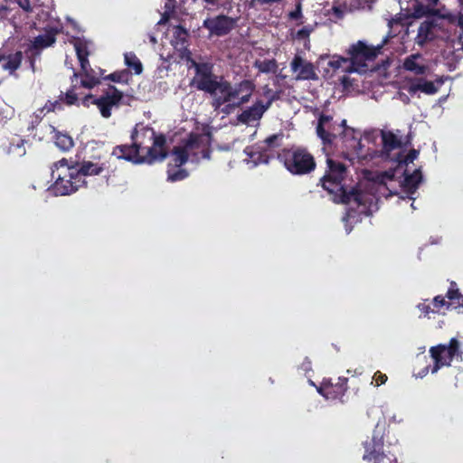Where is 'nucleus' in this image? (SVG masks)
<instances>
[{
  "label": "nucleus",
  "mask_w": 463,
  "mask_h": 463,
  "mask_svg": "<svg viewBox=\"0 0 463 463\" xmlns=\"http://www.w3.org/2000/svg\"><path fill=\"white\" fill-rule=\"evenodd\" d=\"M347 175V167L342 162L326 157V170L319 179V184L332 195L335 203L347 204L351 202L360 205L363 203L364 194L356 187L347 189L344 182Z\"/></svg>",
  "instance_id": "nucleus-1"
},
{
  "label": "nucleus",
  "mask_w": 463,
  "mask_h": 463,
  "mask_svg": "<svg viewBox=\"0 0 463 463\" xmlns=\"http://www.w3.org/2000/svg\"><path fill=\"white\" fill-rule=\"evenodd\" d=\"M316 132L325 146L332 145L340 137L345 148L352 152L354 156H358L362 150L361 138L356 136L354 128L346 125L345 119L337 123L334 121L332 116L322 113L318 118Z\"/></svg>",
  "instance_id": "nucleus-2"
},
{
  "label": "nucleus",
  "mask_w": 463,
  "mask_h": 463,
  "mask_svg": "<svg viewBox=\"0 0 463 463\" xmlns=\"http://www.w3.org/2000/svg\"><path fill=\"white\" fill-rule=\"evenodd\" d=\"M130 138L134 144H140V152L147 148L146 156L148 164L156 160L163 161L167 157L165 136L162 133L156 134L153 128L137 124L131 132Z\"/></svg>",
  "instance_id": "nucleus-3"
},
{
  "label": "nucleus",
  "mask_w": 463,
  "mask_h": 463,
  "mask_svg": "<svg viewBox=\"0 0 463 463\" xmlns=\"http://www.w3.org/2000/svg\"><path fill=\"white\" fill-rule=\"evenodd\" d=\"M52 179L53 184L51 186L55 195H70L77 192L81 187L87 186L86 179H82L79 175H76V168L70 165L66 158L52 164Z\"/></svg>",
  "instance_id": "nucleus-4"
},
{
  "label": "nucleus",
  "mask_w": 463,
  "mask_h": 463,
  "mask_svg": "<svg viewBox=\"0 0 463 463\" xmlns=\"http://www.w3.org/2000/svg\"><path fill=\"white\" fill-rule=\"evenodd\" d=\"M277 158L294 175H308L317 167L314 156L303 146L283 148L278 153Z\"/></svg>",
  "instance_id": "nucleus-5"
},
{
  "label": "nucleus",
  "mask_w": 463,
  "mask_h": 463,
  "mask_svg": "<svg viewBox=\"0 0 463 463\" xmlns=\"http://www.w3.org/2000/svg\"><path fill=\"white\" fill-rule=\"evenodd\" d=\"M434 364L430 369L431 373H436L444 366H450L451 362L456 359L462 360L463 351L460 349V342L453 337L449 344H439L431 346L429 350Z\"/></svg>",
  "instance_id": "nucleus-6"
},
{
  "label": "nucleus",
  "mask_w": 463,
  "mask_h": 463,
  "mask_svg": "<svg viewBox=\"0 0 463 463\" xmlns=\"http://www.w3.org/2000/svg\"><path fill=\"white\" fill-rule=\"evenodd\" d=\"M384 43L373 46L368 45L365 42L360 40L351 44L347 50V55L354 71H366L367 62L373 61L378 57Z\"/></svg>",
  "instance_id": "nucleus-7"
},
{
  "label": "nucleus",
  "mask_w": 463,
  "mask_h": 463,
  "mask_svg": "<svg viewBox=\"0 0 463 463\" xmlns=\"http://www.w3.org/2000/svg\"><path fill=\"white\" fill-rule=\"evenodd\" d=\"M193 68L195 71V75L191 85L198 90L215 95L217 90H220L222 80H218L219 77L213 73V64L193 61Z\"/></svg>",
  "instance_id": "nucleus-8"
},
{
  "label": "nucleus",
  "mask_w": 463,
  "mask_h": 463,
  "mask_svg": "<svg viewBox=\"0 0 463 463\" xmlns=\"http://www.w3.org/2000/svg\"><path fill=\"white\" fill-rule=\"evenodd\" d=\"M363 459L367 463H398L394 454L383 451V440L373 435L370 441L364 443Z\"/></svg>",
  "instance_id": "nucleus-9"
},
{
  "label": "nucleus",
  "mask_w": 463,
  "mask_h": 463,
  "mask_svg": "<svg viewBox=\"0 0 463 463\" xmlns=\"http://www.w3.org/2000/svg\"><path fill=\"white\" fill-rule=\"evenodd\" d=\"M123 97L122 91L109 84L103 94L97 99H93L91 103L98 107L103 118H109L111 117L112 109L120 106Z\"/></svg>",
  "instance_id": "nucleus-10"
},
{
  "label": "nucleus",
  "mask_w": 463,
  "mask_h": 463,
  "mask_svg": "<svg viewBox=\"0 0 463 463\" xmlns=\"http://www.w3.org/2000/svg\"><path fill=\"white\" fill-rule=\"evenodd\" d=\"M238 18L218 14L203 20V27L208 30L209 36L222 37L229 34L237 25Z\"/></svg>",
  "instance_id": "nucleus-11"
},
{
  "label": "nucleus",
  "mask_w": 463,
  "mask_h": 463,
  "mask_svg": "<svg viewBox=\"0 0 463 463\" xmlns=\"http://www.w3.org/2000/svg\"><path fill=\"white\" fill-rule=\"evenodd\" d=\"M444 37L443 24L438 19L428 17L420 24L416 36V43L423 46L429 42H432L438 38Z\"/></svg>",
  "instance_id": "nucleus-12"
},
{
  "label": "nucleus",
  "mask_w": 463,
  "mask_h": 463,
  "mask_svg": "<svg viewBox=\"0 0 463 463\" xmlns=\"http://www.w3.org/2000/svg\"><path fill=\"white\" fill-rule=\"evenodd\" d=\"M203 137L197 133H191L186 139L183 141L182 146H174L172 150L175 167H181L187 163L189 153L195 148H199Z\"/></svg>",
  "instance_id": "nucleus-13"
},
{
  "label": "nucleus",
  "mask_w": 463,
  "mask_h": 463,
  "mask_svg": "<svg viewBox=\"0 0 463 463\" xmlns=\"http://www.w3.org/2000/svg\"><path fill=\"white\" fill-rule=\"evenodd\" d=\"M347 382L345 377H339L336 383H333L331 378H324L317 392L326 399H340L347 390Z\"/></svg>",
  "instance_id": "nucleus-14"
},
{
  "label": "nucleus",
  "mask_w": 463,
  "mask_h": 463,
  "mask_svg": "<svg viewBox=\"0 0 463 463\" xmlns=\"http://www.w3.org/2000/svg\"><path fill=\"white\" fill-rule=\"evenodd\" d=\"M112 156L118 159L126 160L133 164L147 163V157L140 155V144H134L133 142L124 145L116 146L111 153Z\"/></svg>",
  "instance_id": "nucleus-15"
},
{
  "label": "nucleus",
  "mask_w": 463,
  "mask_h": 463,
  "mask_svg": "<svg viewBox=\"0 0 463 463\" xmlns=\"http://www.w3.org/2000/svg\"><path fill=\"white\" fill-rule=\"evenodd\" d=\"M290 67L293 72H298L295 78L297 80H316L318 78L314 64L300 55L294 56Z\"/></svg>",
  "instance_id": "nucleus-16"
},
{
  "label": "nucleus",
  "mask_w": 463,
  "mask_h": 463,
  "mask_svg": "<svg viewBox=\"0 0 463 463\" xmlns=\"http://www.w3.org/2000/svg\"><path fill=\"white\" fill-rule=\"evenodd\" d=\"M74 166L77 171L75 174L79 175L80 177H81V180L86 179V176L99 175L109 167L107 161L101 162L99 160L97 162L83 160L77 163Z\"/></svg>",
  "instance_id": "nucleus-17"
},
{
  "label": "nucleus",
  "mask_w": 463,
  "mask_h": 463,
  "mask_svg": "<svg viewBox=\"0 0 463 463\" xmlns=\"http://www.w3.org/2000/svg\"><path fill=\"white\" fill-rule=\"evenodd\" d=\"M254 83L250 80H243L234 86L228 80H222L220 92H228L232 100L239 98L242 93L248 92L249 90L254 87Z\"/></svg>",
  "instance_id": "nucleus-18"
},
{
  "label": "nucleus",
  "mask_w": 463,
  "mask_h": 463,
  "mask_svg": "<svg viewBox=\"0 0 463 463\" xmlns=\"http://www.w3.org/2000/svg\"><path fill=\"white\" fill-rule=\"evenodd\" d=\"M244 151L254 165L269 164L274 157L273 152L267 147H263L261 145L248 146Z\"/></svg>",
  "instance_id": "nucleus-19"
},
{
  "label": "nucleus",
  "mask_w": 463,
  "mask_h": 463,
  "mask_svg": "<svg viewBox=\"0 0 463 463\" xmlns=\"http://www.w3.org/2000/svg\"><path fill=\"white\" fill-rule=\"evenodd\" d=\"M23 59L24 53L21 51H16L14 53H11L8 56H5L0 51V62L6 60V62L2 66L3 70L8 71L9 75L14 76L15 78L18 76L16 71L21 67Z\"/></svg>",
  "instance_id": "nucleus-20"
},
{
  "label": "nucleus",
  "mask_w": 463,
  "mask_h": 463,
  "mask_svg": "<svg viewBox=\"0 0 463 463\" xmlns=\"http://www.w3.org/2000/svg\"><path fill=\"white\" fill-rule=\"evenodd\" d=\"M263 114V110L260 109V100H258L251 107L239 114L238 120L243 124L249 125L251 122L260 120Z\"/></svg>",
  "instance_id": "nucleus-21"
},
{
  "label": "nucleus",
  "mask_w": 463,
  "mask_h": 463,
  "mask_svg": "<svg viewBox=\"0 0 463 463\" xmlns=\"http://www.w3.org/2000/svg\"><path fill=\"white\" fill-rule=\"evenodd\" d=\"M439 90V87L435 85L433 81L426 80L424 79H416L411 81L408 91L411 94H415L417 91H421L428 95H433L437 93Z\"/></svg>",
  "instance_id": "nucleus-22"
},
{
  "label": "nucleus",
  "mask_w": 463,
  "mask_h": 463,
  "mask_svg": "<svg viewBox=\"0 0 463 463\" xmlns=\"http://www.w3.org/2000/svg\"><path fill=\"white\" fill-rule=\"evenodd\" d=\"M421 180V172L420 169H417L412 174L405 175L402 183V187L407 194L411 195L418 190Z\"/></svg>",
  "instance_id": "nucleus-23"
},
{
  "label": "nucleus",
  "mask_w": 463,
  "mask_h": 463,
  "mask_svg": "<svg viewBox=\"0 0 463 463\" xmlns=\"http://www.w3.org/2000/svg\"><path fill=\"white\" fill-rule=\"evenodd\" d=\"M421 58L419 53L411 54L405 58L402 67L405 71L413 72L415 75H423L426 73L428 67L424 64L418 63V60Z\"/></svg>",
  "instance_id": "nucleus-24"
},
{
  "label": "nucleus",
  "mask_w": 463,
  "mask_h": 463,
  "mask_svg": "<svg viewBox=\"0 0 463 463\" xmlns=\"http://www.w3.org/2000/svg\"><path fill=\"white\" fill-rule=\"evenodd\" d=\"M56 41L55 33L48 32L45 34L38 35L34 38L32 45L26 50V53L33 50H41L52 46Z\"/></svg>",
  "instance_id": "nucleus-25"
},
{
  "label": "nucleus",
  "mask_w": 463,
  "mask_h": 463,
  "mask_svg": "<svg viewBox=\"0 0 463 463\" xmlns=\"http://www.w3.org/2000/svg\"><path fill=\"white\" fill-rule=\"evenodd\" d=\"M442 21L455 27V33L459 41H463V14L461 12H449Z\"/></svg>",
  "instance_id": "nucleus-26"
},
{
  "label": "nucleus",
  "mask_w": 463,
  "mask_h": 463,
  "mask_svg": "<svg viewBox=\"0 0 463 463\" xmlns=\"http://www.w3.org/2000/svg\"><path fill=\"white\" fill-rule=\"evenodd\" d=\"M188 31L182 25H177L174 29L172 44L177 51L188 47Z\"/></svg>",
  "instance_id": "nucleus-27"
},
{
  "label": "nucleus",
  "mask_w": 463,
  "mask_h": 463,
  "mask_svg": "<svg viewBox=\"0 0 463 463\" xmlns=\"http://www.w3.org/2000/svg\"><path fill=\"white\" fill-rule=\"evenodd\" d=\"M52 129L55 146L63 152L70 151L74 146L73 138L68 133L58 131L55 128Z\"/></svg>",
  "instance_id": "nucleus-28"
},
{
  "label": "nucleus",
  "mask_w": 463,
  "mask_h": 463,
  "mask_svg": "<svg viewBox=\"0 0 463 463\" xmlns=\"http://www.w3.org/2000/svg\"><path fill=\"white\" fill-rule=\"evenodd\" d=\"M383 150L385 153L401 148L402 146V141L398 137L391 131L382 132Z\"/></svg>",
  "instance_id": "nucleus-29"
},
{
  "label": "nucleus",
  "mask_w": 463,
  "mask_h": 463,
  "mask_svg": "<svg viewBox=\"0 0 463 463\" xmlns=\"http://www.w3.org/2000/svg\"><path fill=\"white\" fill-rule=\"evenodd\" d=\"M76 86H71L70 90H68L65 93H61L59 96V100L61 105L65 104L67 106H80V99L78 98L77 93L75 92Z\"/></svg>",
  "instance_id": "nucleus-30"
},
{
  "label": "nucleus",
  "mask_w": 463,
  "mask_h": 463,
  "mask_svg": "<svg viewBox=\"0 0 463 463\" xmlns=\"http://www.w3.org/2000/svg\"><path fill=\"white\" fill-rule=\"evenodd\" d=\"M125 64L129 68L134 70L135 74L139 75L143 72V65L137 56L130 52H127L124 55Z\"/></svg>",
  "instance_id": "nucleus-31"
},
{
  "label": "nucleus",
  "mask_w": 463,
  "mask_h": 463,
  "mask_svg": "<svg viewBox=\"0 0 463 463\" xmlns=\"http://www.w3.org/2000/svg\"><path fill=\"white\" fill-rule=\"evenodd\" d=\"M254 67L262 73H275L278 70V62L275 59H269L264 61L257 60L254 62Z\"/></svg>",
  "instance_id": "nucleus-32"
},
{
  "label": "nucleus",
  "mask_w": 463,
  "mask_h": 463,
  "mask_svg": "<svg viewBox=\"0 0 463 463\" xmlns=\"http://www.w3.org/2000/svg\"><path fill=\"white\" fill-rule=\"evenodd\" d=\"M105 80H109L117 83H125L128 84L131 79V73L128 70L124 69L121 71H114L105 77H103Z\"/></svg>",
  "instance_id": "nucleus-33"
},
{
  "label": "nucleus",
  "mask_w": 463,
  "mask_h": 463,
  "mask_svg": "<svg viewBox=\"0 0 463 463\" xmlns=\"http://www.w3.org/2000/svg\"><path fill=\"white\" fill-rule=\"evenodd\" d=\"M283 136L282 132L270 135L263 140L261 146L272 151V149L278 148L281 146Z\"/></svg>",
  "instance_id": "nucleus-34"
},
{
  "label": "nucleus",
  "mask_w": 463,
  "mask_h": 463,
  "mask_svg": "<svg viewBox=\"0 0 463 463\" xmlns=\"http://www.w3.org/2000/svg\"><path fill=\"white\" fill-rule=\"evenodd\" d=\"M188 176V172L185 169L178 168L175 169V166L168 165L167 169V181L177 182L185 179Z\"/></svg>",
  "instance_id": "nucleus-35"
},
{
  "label": "nucleus",
  "mask_w": 463,
  "mask_h": 463,
  "mask_svg": "<svg viewBox=\"0 0 463 463\" xmlns=\"http://www.w3.org/2000/svg\"><path fill=\"white\" fill-rule=\"evenodd\" d=\"M431 305H432V313L438 314V313H440L442 309H446V310L449 309L450 307L452 306V303H450L449 301H447L445 299L444 296L438 295V296L434 297V298L432 299Z\"/></svg>",
  "instance_id": "nucleus-36"
},
{
  "label": "nucleus",
  "mask_w": 463,
  "mask_h": 463,
  "mask_svg": "<svg viewBox=\"0 0 463 463\" xmlns=\"http://www.w3.org/2000/svg\"><path fill=\"white\" fill-rule=\"evenodd\" d=\"M412 16L415 18H420L423 16L431 15L432 8L423 5L421 2L415 1L411 5Z\"/></svg>",
  "instance_id": "nucleus-37"
},
{
  "label": "nucleus",
  "mask_w": 463,
  "mask_h": 463,
  "mask_svg": "<svg viewBox=\"0 0 463 463\" xmlns=\"http://www.w3.org/2000/svg\"><path fill=\"white\" fill-rule=\"evenodd\" d=\"M24 140L23 138H18L16 142H10L7 153L13 154L16 156H23L25 155L26 150L24 147Z\"/></svg>",
  "instance_id": "nucleus-38"
},
{
  "label": "nucleus",
  "mask_w": 463,
  "mask_h": 463,
  "mask_svg": "<svg viewBox=\"0 0 463 463\" xmlns=\"http://www.w3.org/2000/svg\"><path fill=\"white\" fill-rule=\"evenodd\" d=\"M393 178H394V174L392 172H387V171L381 173L377 176V180H378L379 184H383L386 187V189L389 191V194H386V197L392 196L397 194L396 191H392L387 186V184H386L387 181H393Z\"/></svg>",
  "instance_id": "nucleus-39"
},
{
  "label": "nucleus",
  "mask_w": 463,
  "mask_h": 463,
  "mask_svg": "<svg viewBox=\"0 0 463 463\" xmlns=\"http://www.w3.org/2000/svg\"><path fill=\"white\" fill-rule=\"evenodd\" d=\"M81 77L80 86L85 89L91 90L100 83V80L97 76H90V73L81 75Z\"/></svg>",
  "instance_id": "nucleus-40"
},
{
  "label": "nucleus",
  "mask_w": 463,
  "mask_h": 463,
  "mask_svg": "<svg viewBox=\"0 0 463 463\" xmlns=\"http://www.w3.org/2000/svg\"><path fill=\"white\" fill-rule=\"evenodd\" d=\"M74 49L77 54L78 60L86 59L89 57V50L85 43L80 40H77L74 43Z\"/></svg>",
  "instance_id": "nucleus-41"
},
{
  "label": "nucleus",
  "mask_w": 463,
  "mask_h": 463,
  "mask_svg": "<svg viewBox=\"0 0 463 463\" xmlns=\"http://www.w3.org/2000/svg\"><path fill=\"white\" fill-rule=\"evenodd\" d=\"M445 298H447L450 303H453L456 300L458 302L460 298L463 299V296L459 293L458 288H457L456 282L452 281L450 283V288L447 291Z\"/></svg>",
  "instance_id": "nucleus-42"
},
{
  "label": "nucleus",
  "mask_w": 463,
  "mask_h": 463,
  "mask_svg": "<svg viewBox=\"0 0 463 463\" xmlns=\"http://www.w3.org/2000/svg\"><path fill=\"white\" fill-rule=\"evenodd\" d=\"M255 90V86L250 88L248 92L242 93L239 98H237V101L233 102L231 106L233 108H240L242 105L248 103L252 96V93Z\"/></svg>",
  "instance_id": "nucleus-43"
},
{
  "label": "nucleus",
  "mask_w": 463,
  "mask_h": 463,
  "mask_svg": "<svg viewBox=\"0 0 463 463\" xmlns=\"http://www.w3.org/2000/svg\"><path fill=\"white\" fill-rule=\"evenodd\" d=\"M348 62H350L349 56L346 58L341 56H334L333 59L329 61L328 65L335 71L340 69L344 63Z\"/></svg>",
  "instance_id": "nucleus-44"
},
{
  "label": "nucleus",
  "mask_w": 463,
  "mask_h": 463,
  "mask_svg": "<svg viewBox=\"0 0 463 463\" xmlns=\"http://www.w3.org/2000/svg\"><path fill=\"white\" fill-rule=\"evenodd\" d=\"M449 12L450 10L445 5H441L440 7L432 8L431 16L438 19L439 22H441Z\"/></svg>",
  "instance_id": "nucleus-45"
},
{
  "label": "nucleus",
  "mask_w": 463,
  "mask_h": 463,
  "mask_svg": "<svg viewBox=\"0 0 463 463\" xmlns=\"http://www.w3.org/2000/svg\"><path fill=\"white\" fill-rule=\"evenodd\" d=\"M62 106L60 103L59 99L52 101L48 100L43 109H40V113H43L44 110H46L47 113L55 111L56 109H61Z\"/></svg>",
  "instance_id": "nucleus-46"
},
{
  "label": "nucleus",
  "mask_w": 463,
  "mask_h": 463,
  "mask_svg": "<svg viewBox=\"0 0 463 463\" xmlns=\"http://www.w3.org/2000/svg\"><path fill=\"white\" fill-rule=\"evenodd\" d=\"M417 308L420 312V317H429L430 313H432V307L430 303H428V299H425L423 302L419 303L417 305Z\"/></svg>",
  "instance_id": "nucleus-47"
},
{
  "label": "nucleus",
  "mask_w": 463,
  "mask_h": 463,
  "mask_svg": "<svg viewBox=\"0 0 463 463\" xmlns=\"http://www.w3.org/2000/svg\"><path fill=\"white\" fill-rule=\"evenodd\" d=\"M79 61L80 64L81 72H74L72 77L75 79H77L79 76L90 73L89 69L90 68V64L89 59L83 58L81 60H79Z\"/></svg>",
  "instance_id": "nucleus-48"
},
{
  "label": "nucleus",
  "mask_w": 463,
  "mask_h": 463,
  "mask_svg": "<svg viewBox=\"0 0 463 463\" xmlns=\"http://www.w3.org/2000/svg\"><path fill=\"white\" fill-rule=\"evenodd\" d=\"M222 96L216 97L213 99V105L215 108H219L222 105L232 101L228 94V92H221Z\"/></svg>",
  "instance_id": "nucleus-49"
},
{
  "label": "nucleus",
  "mask_w": 463,
  "mask_h": 463,
  "mask_svg": "<svg viewBox=\"0 0 463 463\" xmlns=\"http://www.w3.org/2000/svg\"><path fill=\"white\" fill-rule=\"evenodd\" d=\"M388 380V377L385 373H383L380 371H377L373 377L372 384L374 383L375 386H380L382 384H384Z\"/></svg>",
  "instance_id": "nucleus-50"
},
{
  "label": "nucleus",
  "mask_w": 463,
  "mask_h": 463,
  "mask_svg": "<svg viewBox=\"0 0 463 463\" xmlns=\"http://www.w3.org/2000/svg\"><path fill=\"white\" fill-rule=\"evenodd\" d=\"M180 52V57L184 60H185L189 63V68H193V61H196L192 57V52L188 49V47H185L184 49L179 50Z\"/></svg>",
  "instance_id": "nucleus-51"
},
{
  "label": "nucleus",
  "mask_w": 463,
  "mask_h": 463,
  "mask_svg": "<svg viewBox=\"0 0 463 463\" xmlns=\"http://www.w3.org/2000/svg\"><path fill=\"white\" fill-rule=\"evenodd\" d=\"M264 95L268 97V99L269 98L271 100L276 101L280 99L281 90L273 91L271 89L267 88L264 90Z\"/></svg>",
  "instance_id": "nucleus-52"
},
{
  "label": "nucleus",
  "mask_w": 463,
  "mask_h": 463,
  "mask_svg": "<svg viewBox=\"0 0 463 463\" xmlns=\"http://www.w3.org/2000/svg\"><path fill=\"white\" fill-rule=\"evenodd\" d=\"M312 32V28H309L307 26H304L303 28L299 29L297 32V37L299 40H304L309 37L310 33Z\"/></svg>",
  "instance_id": "nucleus-53"
},
{
  "label": "nucleus",
  "mask_w": 463,
  "mask_h": 463,
  "mask_svg": "<svg viewBox=\"0 0 463 463\" xmlns=\"http://www.w3.org/2000/svg\"><path fill=\"white\" fill-rule=\"evenodd\" d=\"M289 18L292 20H298L302 16L301 3L298 2L296 5V9L289 13Z\"/></svg>",
  "instance_id": "nucleus-54"
},
{
  "label": "nucleus",
  "mask_w": 463,
  "mask_h": 463,
  "mask_svg": "<svg viewBox=\"0 0 463 463\" xmlns=\"http://www.w3.org/2000/svg\"><path fill=\"white\" fill-rule=\"evenodd\" d=\"M418 155H419V151L418 150L411 149L406 155L403 162L405 164L412 163L417 158Z\"/></svg>",
  "instance_id": "nucleus-55"
},
{
  "label": "nucleus",
  "mask_w": 463,
  "mask_h": 463,
  "mask_svg": "<svg viewBox=\"0 0 463 463\" xmlns=\"http://www.w3.org/2000/svg\"><path fill=\"white\" fill-rule=\"evenodd\" d=\"M24 11L30 13L33 11L30 0H17L16 3Z\"/></svg>",
  "instance_id": "nucleus-56"
},
{
  "label": "nucleus",
  "mask_w": 463,
  "mask_h": 463,
  "mask_svg": "<svg viewBox=\"0 0 463 463\" xmlns=\"http://www.w3.org/2000/svg\"><path fill=\"white\" fill-rule=\"evenodd\" d=\"M93 99H96L94 95L88 94L80 101V104H81L85 108H89L90 105L92 104L91 101L93 100Z\"/></svg>",
  "instance_id": "nucleus-57"
},
{
  "label": "nucleus",
  "mask_w": 463,
  "mask_h": 463,
  "mask_svg": "<svg viewBox=\"0 0 463 463\" xmlns=\"http://www.w3.org/2000/svg\"><path fill=\"white\" fill-rule=\"evenodd\" d=\"M274 101L271 100L269 98L268 99L267 102L263 104V102L260 100V109L263 110V113H265L272 105Z\"/></svg>",
  "instance_id": "nucleus-58"
},
{
  "label": "nucleus",
  "mask_w": 463,
  "mask_h": 463,
  "mask_svg": "<svg viewBox=\"0 0 463 463\" xmlns=\"http://www.w3.org/2000/svg\"><path fill=\"white\" fill-rule=\"evenodd\" d=\"M424 1L427 3V5L430 8H435L439 4V0H424Z\"/></svg>",
  "instance_id": "nucleus-59"
},
{
  "label": "nucleus",
  "mask_w": 463,
  "mask_h": 463,
  "mask_svg": "<svg viewBox=\"0 0 463 463\" xmlns=\"http://www.w3.org/2000/svg\"><path fill=\"white\" fill-rule=\"evenodd\" d=\"M430 371V366H426L424 367L418 374L420 377H424L425 375H427V373H429Z\"/></svg>",
  "instance_id": "nucleus-60"
},
{
  "label": "nucleus",
  "mask_w": 463,
  "mask_h": 463,
  "mask_svg": "<svg viewBox=\"0 0 463 463\" xmlns=\"http://www.w3.org/2000/svg\"><path fill=\"white\" fill-rule=\"evenodd\" d=\"M30 67L33 71H35V60L33 57H29Z\"/></svg>",
  "instance_id": "nucleus-61"
},
{
  "label": "nucleus",
  "mask_w": 463,
  "mask_h": 463,
  "mask_svg": "<svg viewBox=\"0 0 463 463\" xmlns=\"http://www.w3.org/2000/svg\"><path fill=\"white\" fill-rule=\"evenodd\" d=\"M342 154H343L344 158H345V159H347L349 161H353L354 160V156H350L349 151L343 152Z\"/></svg>",
  "instance_id": "nucleus-62"
},
{
  "label": "nucleus",
  "mask_w": 463,
  "mask_h": 463,
  "mask_svg": "<svg viewBox=\"0 0 463 463\" xmlns=\"http://www.w3.org/2000/svg\"><path fill=\"white\" fill-rule=\"evenodd\" d=\"M207 5H217L218 0H203Z\"/></svg>",
  "instance_id": "nucleus-63"
},
{
  "label": "nucleus",
  "mask_w": 463,
  "mask_h": 463,
  "mask_svg": "<svg viewBox=\"0 0 463 463\" xmlns=\"http://www.w3.org/2000/svg\"><path fill=\"white\" fill-rule=\"evenodd\" d=\"M203 157L210 158V151L209 150H203Z\"/></svg>",
  "instance_id": "nucleus-64"
}]
</instances>
